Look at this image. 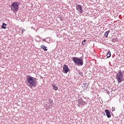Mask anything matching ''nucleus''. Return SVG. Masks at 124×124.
Masks as SVG:
<instances>
[{
  "label": "nucleus",
  "mask_w": 124,
  "mask_h": 124,
  "mask_svg": "<svg viewBox=\"0 0 124 124\" xmlns=\"http://www.w3.org/2000/svg\"><path fill=\"white\" fill-rule=\"evenodd\" d=\"M48 107V108H52V106H53V104H49L48 106H47Z\"/></svg>",
  "instance_id": "nucleus-20"
},
{
  "label": "nucleus",
  "mask_w": 124,
  "mask_h": 124,
  "mask_svg": "<svg viewBox=\"0 0 124 124\" xmlns=\"http://www.w3.org/2000/svg\"><path fill=\"white\" fill-rule=\"evenodd\" d=\"M123 77L124 74H123V73H122V71L119 70L115 76V78L117 79L118 83H121L122 81L124 80V78Z\"/></svg>",
  "instance_id": "nucleus-3"
},
{
  "label": "nucleus",
  "mask_w": 124,
  "mask_h": 124,
  "mask_svg": "<svg viewBox=\"0 0 124 124\" xmlns=\"http://www.w3.org/2000/svg\"><path fill=\"white\" fill-rule=\"evenodd\" d=\"M27 80L28 83H27V86L30 88H35L36 85V78L31 77V76L28 75L27 77Z\"/></svg>",
  "instance_id": "nucleus-1"
},
{
  "label": "nucleus",
  "mask_w": 124,
  "mask_h": 124,
  "mask_svg": "<svg viewBox=\"0 0 124 124\" xmlns=\"http://www.w3.org/2000/svg\"><path fill=\"white\" fill-rule=\"evenodd\" d=\"M76 9L78 10V11H79V13L82 14L84 11H83V9H82V5L77 4L76 5Z\"/></svg>",
  "instance_id": "nucleus-6"
},
{
  "label": "nucleus",
  "mask_w": 124,
  "mask_h": 124,
  "mask_svg": "<svg viewBox=\"0 0 124 124\" xmlns=\"http://www.w3.org/2000/svg\"><path fill=\"white\" fill-rule=\"evenodd\" d=\"M43 41H45V42H47V41H46V39H43Z\"/></svg>",
  "instance_id": "nucleus-24"
},
{
  "label": "nucleus",
  "mask_w": 124,
  "mask_h": 124,
  "mask_svg": "<svg viewBox=\"0 0 124 124\" xmlns=\"http://www.w3.org/2000/svg\"><path fill=\"white\" fill-rule=\"evenodd\" d=\"M21 31L22 34H23L24 33V31H25L26 30H25V29H21Z\"/></svg>",
  "instance_id": "nucleus-19"
},
{
  "label": "nucleus",
  "mask_w": 124,
  "mask_h": 124,
  "mask_svg": "<svg viewBox=\"0 0 124 124\" xmlns=\"http://www.w3.org/2000/svg\"><path fill=\"white\" fill-rule=\"evenodd\" d=\"M79 75L82 76V75H83V73L82 72H80L79 73Z\"/></svg>",
  "instance_id": "nucleus-23"
},
{
  "label": "nucleus",
  "mask_w": 124,
  "mask_h": 124,
  "mask_svg": "<svg viewBox=\"0 0 124 124\" xmlns=\"http://www.w3.org/2000/svg\"><path fill=\"white\" fill-rule=\"evenodd\" d=\"M71 60L76 65H79L82 66V65L84 64V62H83V59L82 58V57L79 58L72 57Z\"/></svg>",
  "instance_id": "nucleus-2"
},
{
  "label": "nucleus",
  "mask_w": 124,
  "mask_h": 124,
  "mask_svg": "<svg viewBox=\"0 0 124 124\" xmlns=\"http://www.w3.org/2000/svg\"><path fill=\"white\" fill-rule=\"evenodd\" d=\"M83 85H84V87H85V89H88V87H89V84L85 83H83Z\"/></svg>",
  "instance_id": "nucleus-15"
},
{
  "label": "nucleus",
  "mask_w": 124,
  "mask_h": 124,
  "mask_svg": "<svg viewBox=\"0 0 124 124\" xmlns=\"http://www.w3.org/2000/svg\"><path fill=\"white\" fill-rule=\"evenodd\" d=\"M70 69L68 68V66L67 65L64 64L63 65V70L65 72V73H67V72L69 71Z\"/></svg>",
  "instance_id": "nucleus-7"
},
{
  "label": "nucleus",
  "mask_w": 124,
  "mask_h": 124,
  "mask_svg": "<svg viewBox=\"0 0 124 124\" xmlns=\"http://www.w3.org/2000/svg\"><path fill=\"white\" fill-rule=\"evenodd\" d=\"M52 86L53 88V90H54V91H58V89H59V88H58V86H56V85L52 84Z\"/></svg>",
  "instance_id": "nucleus-10"
},
{
  "label": "nucleus",
  "mask_w": 124,
  "mask_h": 124,
  "mask_svg": "<svg viewBox=\"0 0 124 124\" xmlns=\"http://www.w3.org/2000/svg\"><path fill=\"white\" fill-rule=\"evenodd\" d=\"M41 48H42V49H44V51H47L48 49H47V47L45 46L42 45L41 46Z\"/></svg>",
  "instance_id": "nucleus-9"
},
{
  "label": "nucleus",
  "mask_w": 124,
  "mask_h": 124,
  "mask_svg": "<svg viewBox=\"0 0 124 124\" xmlns=\"http://www.w3.org/2000/svg\"><path fill=\"white\" fill-rule=\"evenodd\" d=\"M11 10L17 12L19 10V5L18 1L14 2L11 5Z\"/></svg>",
  "instance_id": "nucleus-4"
},
{
  "label": "nucleus",
  "mask_w": 124,
  "mask_h": 124,
  "mask_svg": "<svg viewBox=\"0 0 124 124\" xmlns=\"http://www.w3.org/2000/svg\"><path fill=\"white\" fill-rule=\"evenodd\" d=\"M77 102L78 104V107H80V105H82V106H84L85 104H87V102L84 101L82 98L78 99L77 100Z\"/></svg>",
  "instance_id": "nucleus-5"
},
{
  "label": "nucleus",
  "mask_w": 124,
  "mask_h": 124,
  "mask_svg": "<svg viewBox=\"0 0 124 124\" xmlns=\"http://www.w3.org/2000/svg\"><path fill=\"white\" fill-rule=\"evenodd\" d=\"M49 109H50V108H49L48 106H46V110H48Z\"/></svg>",
  "instance_id": "nucleus-21"
},
{
  "label": "nucleus",
  "mask_w": 124,
  "mask_h": 124,
  "mask_svg": "<svg viewBox=\"0 0 124 124\" xmlns=\"http://www.w3.org/2000/svg\"><path fill=\"white\" fill-rule=\"evenodd\" d=\"M82 45H86V39H84L82 42Z\"/></svg>",
  "instance_id": "nucleus-17"
},
{
  "label": "nucleus",
  "mask_w": 124,
  "mask_h": 124,
  "mask_svg": "<svg viewBox=\"0 0 124 124\" xmlns=\"http://www.w3.org/2000/svg\"><path fill=\"white\" fill-rule=\"evenodd\" d=\"M109 32H110V31H108L105 33V37H108V34H109Z\"/></svg>",
  "instance_id": "nucleus-13"
},
{
  "label": "nucleus",
  "mask_w": 124,
  "mask_h": 124,
  "mask_svg": "<svg viewBox=\"0 0 124 124\" xmlns=\"http://www.w3.org/2000/svg\"><path fill=\"white\" fill-rule=\"evenodd\" d=\"M53 100H52V99H49V104H53Z\"/></svg>",
  "instance_id": "nucleus-18"
},
{
  "label": "nucleus",
  "mask_w": 124,
  "mask_h": 124,
  "mask_svg": "<svg viewBox=\"0 0 124 124\" xmlns=\"http://www.w3.org/2000/svg\"><path fill=\"white\" fill-rule=\"evenodd\" d=\"M112 41L113 42H117V41H118V37H116L115 38L112 39Z\"/></svg>",
  "instance_id": "nucleus-14"
},
{
  "label": "nucleus",
  "mask_w": 124,
  "mask_h": 124,
  "mask_svg": "<svg viewBox=\"0 0 124 124\" xmlns=\"http://www.w3.org/2000/svg\"><path fill=\"white\" fill-rule=\"evenodd\" d=\"M7 25H6V24H5L4 23H3L2 25V26H1V28L4 29V30H5V29H6V26Z\"/></svg>",
  "instance_id": "nucleus-11"
},
{
  "label": "nucleus",
  "mask_w": 124,
  "mask_h": 124,
  "mask_svg": "<svg viewBox=\"0 0 124 124\" xmlns=\"http://www.w3.org/2000/svg\"><path fill=\"white\" fill-rule=\"evenodd\" d=\"M106 56L107 57V58H110V57H111V52L108 51V52L106 54Z\"/></svg>",
  "instance_id": "nucleus-12"
},
{
  "label": "nucleus",
  "mask_w": 124,
  "mask_h": 124,
  "mask_svg": "<svg viewBox=\"0 0 124 124\" xmlns=\"http://www.w3.org/2000/svg\"><path fill=\"white\" fill-rule=\"evenodd\" d=\"M105 112L106 114L107 118L109 119V118H111V113L110 112V111L108 109H105Z\"/></svg>",
  "instance_id": "nucleus-8"
},
{
  "label": "nucleus",
  "mask_w": 124,
  "mask_h": 124,
  "mask_svg": "<svg viewBox=\"0 0 124 124\" xmlns=\"http://www.w3.org/2000/svg\"><path fill=\"white\" fill-rule=\"evenodd\" d=\"M103 114L104 116H106V113H105L104 112H103Z\"/></svg>",
  "instance_id": "nucleus-25"
},
{
  "label": "nucleus",
  "mask_w": 124,
  "mask_h": 124,
  "mask_svg": "<svg viewBox=\"0 0 124 124\" xmlns=\"http://www.w3.org/2000/svg\"><path fill=\"white\" fill-rule=\"evenodd\" d=\"M59 18H60L61 21H62L63 20V19H64V17H63V16H59Z\"/></svg>",
  "instance_id": "nucleus-16"
},
{
  "label": "nucleus",
  "mask_w": 124,
  "mask_h": 124,
  "mask_svg": "<svg viewBox=\"0 0 124 124\" xmlns=\"http://www.w3.org/2000/svg\"><path fill=\"white\" fill-rule=\"evenodd\" d=\"M38 37L39 38H40V36H38Z\"/></svg>",
  "instance_id": "nucleus-26"
},
{
  "label": "nucleus",
  "mask_w": 124,
  "mask_h": 124,
  "mask_svg": "<svg viewBox=\"0 0 124 124\" xmlns=\"http://www.w3.org/2000/svg\"><path fill=\"white\" fill-rule=\"evenodd\" d=\"M115 107L112 108L111 110H112V112H113V111H115Z\"/></svg>",
  "instance_id": "nucleus-22"
}]
</instances>
